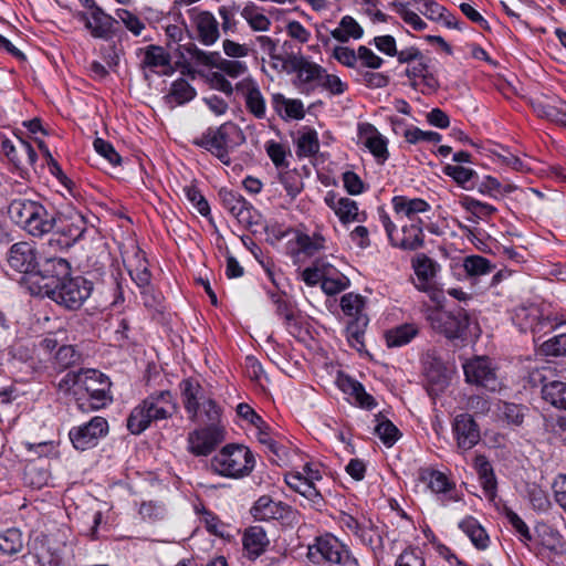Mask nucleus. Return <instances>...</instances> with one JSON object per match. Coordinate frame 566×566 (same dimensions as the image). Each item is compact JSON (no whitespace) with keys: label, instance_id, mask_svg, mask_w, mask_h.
I'll list each match as a JSON object with an SVG mask.
<instances>
[{"label":"nucleus","instance_id":"obj_1","mask_svg":"<svg viewBox=\"0 0 566 566\" xmlns=\"http://www.w3.org/2000/svg\"><path fill=\"white\" fill-rule=\"evenodd\" d=\"M44 272L50 274V282L44 285L30 286V293L48 296L56 304L71 307V263L69 256L45 258Z\"/></svg>","mask_w":566,"mask_h":566},{"label":"nucleus","instance_id":"obj_2","mask_svg":"<svg viewBox=\"0 0 566 566\" xmlns=\"http://www.w3.org/2000/svg\"><path fill=\"white\" fill-rule=\"evenodd\" d=\"M177 411V403L168 390L155 392L136 406L128 419L127 429L133 434L145 431L153 421L171 417Z\"/></svg>","mask_w":566,"mask_h":566},{"label":"nucleus","instance_id":"obj_3","mask_svg":"<svg viewBox=\"0 0 566 566\" xmlns=\"http://www.w3.org/2000/svg\"><path fill=\"white\" fill-rule=\"evenodd\" d=\"M180 390L189 420L206 426H220V407L211 397L206 395L205 389L197 381L192 379L182 380Z\"/></svg>","mask_w":566,"mask_h":566},{"label":"nucleus","instance_id":"obj_4","mask_svg":"<svg viewBox=\"0 0 566 566\" xmlns=\"http://www.w3.org/2000/svg\"><path fill=\"white\" fill-rule=\"evenodd\" d=\"M94 219L96 217L92 213L84 214L82 211H73V228L80 230V233L73 238V244L81 242L85 238L90 241L87 249L81 245L82 251L78 258L83 259V263L80 266L87 270V274L95 279L102 269L101 256L104 251L99 234L92 223Z\"/></svg>","mask_w":566,"mask_h":566},{"label":"nucleus","instance_id":"obj_5","mask_svg":"<svg viewBox=\"0 0 566 566\" xmlns=\"http://www.w3.org/2000/svg\"><path fill=\"white\" fill-rule=\"evenodd\" d=\"M244 143V133L232 122L223 123L218 128H209L195 140L197 146L207 149L227 166L231 164L229 154Z\"/></svg>","mask_w":566,"mask_h":566},{"label":"nucleus","instance_id":"obj_6","mask_svg":"<svg viewBox=\"0 0 566 566\" xmlns=\"http://www.w3.org/2000/svg\"><path fill=\"white\" fill-rule=\"evenodd\" d=\"M10 219L33 237H41L53 229V219L45 208L33 200L14 199L8 207Z\"/></svg>","mask_w":566,"mask_h":566},{"label":"nucleus","instance_id":"obj_7","mask_svg":"<svg viewBox=\"0 0 566 566\" xmlns=\"http://www.w3.org/2000/svg\"><path fill=\"white\" fill-rule=\"evenodd\" d=\"M210 467L219 475L239 479L251 473L254 457L244 446L227 444L211 459Z\"/></svg>","mask_w":566,"mask_h":566},{"label":"nucleus","instance_id":"obj_8","mask_svg":"<svg viewBox=\"0 0 566 566\" xmlns=\"http://www.w3.org/2000/svg\"><path fill=\"white\" fill-rule=\"evenodd\" d=\"M427 319L436 332L449 339L462 337L470 321L467 311L462 307L446 311L439 306L427 310Z\"/></svg>","mask_w":566,"mask_h":566},{"label":"nucleus","instance_id":"obj_9","mask_svg":"<svg viewBox=\"0 0 566 566\" xmlns=\"http://www.w3.org/2000/svg\"><path fill=\"white\" fill-rule=\"evenodd\" d=\"M8 262L11 268L28 275L27 284L29 289L30 286H36L39 281L43 280L36 271L39 265L38 253L32 243L19 242L13 244L9 252Z\"/></svg>","mask_w":566,"mask_h":566},{"label":"nucleus","instance_id":"obj_10","mask_svg":"<svg viewBox=\"0 0 566 566\" xmlns=\"http://www.w3.org/2000/svg\"><path fill=\"white\" fill-rule=\"evenodd\" d=\"M380 219L392 245L409 251H415L423 247L424 237L421 219L403 224L401 229L402 237L400 239L394 234L396 227L390 218L384 213L380 216Z\"/></svg>","mask_w":566,"mask_h":566},{"label":"nucleus","instance_id":"obj_11","mask_svg":"<svg viewBox=\"0 0 566 566\" xmlns=\"http://www.w3.org/2000/svg\"><path fill=\"white\" fill-rule=\"evenodd\" d=\"M465 380L490 391L501 388L495 369L486 357H475L463 364Z\"/></svg>","mask_w":566,"mask_h":566},{"label":"nucleus","instance_id":"obj_12","mask_svg":"<svg viewBox=\"0 0 566 566\" xmlns=\"http://www.w3.org/2000/svg\"><path fill=\"white\" fill-rule=\"evenodd\" d=\"M224 440V429L221 426H205L189 432L187 442L190 453L197 457L209 455Z\"/></svg>","mask_w":566,"mask_h":566},{"label":"nucleus","instance_id":"obj_13","mask_svg":"<svg viewBox=\"0 0 566 566\" xmlns=\"http://www.w3.org/2000/svg\"><path fill=\"white\" fill-rule=\"evenodd\" d=\"M219 197L223 207L240 224L248 229L259 224L260 214L239 192L223 188L219 191Z\"/></svg>","mask_w":566,"mask_h":566},{"label":"nucleus","instance_id":"obj_14","mask_svg":"<svg viewBox=\"0 0 566 566\" xmlns=\"http://www.w3.org/2000/svg\"><path fill=\"white\" fill-rule=\"evenodd\" d=\"M346 549L336 537L325 535L317 537L314 544L308 545L307 558L315 564L324 562L337 564Z\"/></svg>","mask_w":566,"mask_h":566},{"label":"nucleus","instance_id":"obj_15","mask_svg":"<svg viewBox=\"0 0 566 566\" xmlns=\"http://www.w3.org/2000/svg\"><path fill=\"white\" fill-rule=\"evenodd\" d=\"M77 19L83 22L85 29L94 36L107 40L113 33V27L117 23L97 6L86 11H78Z\"/></svg>","mask_w":566,"mask_h":566},{"label":"nucleus","instance_id":"obj_16","mask_svg":"<svg viewBox=\"0 0 566 566\" xmlns=\"http://www.w3.org/2000/svg\"><path fill=\"white\" fill-rule=\"evenodd\" d=\"M108 432V422L103 417H93L88 422L80 426L73 437V448L86 450L95 447L98 440Z\"/></svg>","mask_w":566,"mask_h":566},{"label":"nucleus","instance_id":"obj_17","mask_svg":"<svg viewBox=\"0 0 566 566\" xmlns=\"http://www.w3.org/2000/svg\"><path fill=\"white\" fill-rule=\"evenodd\" d=\"M73 400L78 411L83 413L103 409L113 402L111 391L99 388L83 390L80 387H73Z\"/></svg>","mask_w":566,"mask_h":566},{"label":"nucleus","instance_id":"obj_18","mask_svg":"<svg viewBox=\"0 0 566 566\" xmlns=\"http://www.w3.org/2000/svg\"><path fill=\"white\" fill-rule=\"evenodd\" d=\"M195 25L198 40L205 45L214 44L219 36V22L209 11H199L197 8L188 10Z\"/></svg>","mask_w":566,"mask_h":566},{"label":"nucleus","instance_id":"obj_19","mask_svg":"<svg viewBox=\"0 0 566 566\" xmlns=\"http://www.w3.org/2000/svg\"><path fill=\"white\" fill-rule=\"evenodd\" d=\"M453 433L458 448L462 451L472 449L480 441L479 426L468 413H461L454 418Z\"/></svg>","mask_w":566,"mask_h":566},{"label":"nucleus","instance_id":"obj_20","mask_svg":"<svg viewBox=\"0 0 566 566\" xmlns=\"http://www.w3.org/2000/svg\"><path fill=\"white\" fill-rule=\"evenodd\" d=\"M358 136L364 146L379 160L385 163L389 156L387 148V139L377 130V128L369 124L363 123L358 125Z\"/></svg>","mask_w":566,"mask_h":566},{"label":"nucleus","instance_id":"obj_21","mask_svg":"<svg viewBox=\"0 0 566 566\" xmlns=\"http://www.w3.org/2000/svg\"><path fill=\"white\" fill-rule=\"evenodd\" d=\"M291 507L283 502H275L269 495L258 499L251 509V514L259 521L283 520L289 516Z\"/></svg>","mask_w":566,"mask_h":566},{"label":"nucleus","instance_id":"obj_22","mask_svg":"<svg viewBox=\"0 0 566 566\" xmlns=\"http://www.w3.org/2000/svg\"><path fill=\"white\" fill-rule=\"evenodd\" d=\"M532 105L539 117L566 127L565 101L558 97H544L535 99Z\"/></svg>","mask_w":566,"mask_h":566},{"label":"nucleus","instance_id":"obj_23","mask_svg":"<svg viewBox=\"0 0 566 566\" xmlns=\"http://www.w3.org/2000/svg\"><path fill=\"white\" fill-rule=\"evenodd\" d=\"M124 263L132 280L138 287L146 292L150 284L151 274L148 270L144 253L139 249H136L133 256L124 259Z\"/></svg>","mask_w":566,"mask_h":566},{"label":"nucleus","instance_id":"obj_24","mask_svg":"<svg viewBox=\"0 0 566 566\" xmlns=\"http://www.w3.org/2000/svg\"><path fill=\"white\" fill-rule=\"evenodd\" d=\"M247 111L258 119L265 118L266 103L259 85L253 81L241 83Z\"/></svg>","mask_w":566,"mask_h":566},{"label":"nucleus","instance_id":"obj_25","mask_svg":"<svg viewBox=\"0 0 566 566\" xmlns=\"http://www.w3.org/2000/svg\"><path fill=\"white\" fill-rule=\"evenodd\" d=\"M73 387H80L83 390L99 388L111 391L112 381L99 370L87 368L73 371Z\"/></svg>","mask_w":566,"mask_h":566},{"label":"nucleus","instance_id":"obj_26","mask_svg":"<svg viewBox=\"0 0 566 566\" xmlns=\"http://www.w3.org/2000/svg\"><path fill=\"white\" fill-rule=\"evenodd\" d=\"M392 205L395 211L398 214H405L409 221H417L419 219L417 218L418 213H423L430 210L429 203L419 198L409 199L402 196L395 197L392 199Z\"/></svg>","mask_w":566,"mask_h":566},{"label":"nucleus","instance_id":"obj_27","mask_svg":"<svg viewBox=\"0 0 566 566\" xmlns=\"http://www.w3.org/2000/svg\"><path fill=\"white\" fill-rule=\"evenodd\" d=\"M419 480L436 494L448 493L454 488V483L444 473L430 468L419 471Z\"/></svg>","mask_w":566,"mask_h":566},{"label":"nucleus","instance_id":"obj_28","mask_svg":"<svg viewBox=\"0 0 566 566\" xmlns=\"http://www.w3.org/2000/svg\"><path fill=\"white\" fill-rule=\"evenodd\" d=\"M180 49L182 50L181 57L197 65L214 67L219 59V52H206L191 42L180 45Z\"/></svg>","mask_w":566,"mask_h":566},{"label":"nucleus","instance_id":"obj_29","mask_svg":"<svg viewBox=\"0 0 566 566\" xmlns=\"http://www.w3.org/2000/svg\"><path fill=\"white\" fill-rule=\"evenodd\" d=\"M339 387L343 391L354 396L360 407L373 409L376 406L374 397L365 391L360 382L349 377H344L339 379Z\"/></svg>","mask_w":566,"mask_h":566},{"label":"nucleus","instance_id":"obj_30","mask_svg":"<svg viewBox=\"0 0 566 566\" xmlns=\"http://www.w3.org/2000/svg\"><path fill=\"white\" fill-rule=\"evenodd\" d=\"M459 527L469 536L476 548L485 549L488 547L489 536L475 518L465 517L460 522Z\"/></svg>","mask_w":566,"mask_h":566},{"label":"nucleus","instance_id":"obj_31","mask_svg":"<svg viewBox=\"0 0 566 566\" xmlns=\"http://www.w3.org/2000/svg\"><path fill=\"white\" fill-rule=\"evenodd\" d=\"M538 318L539 311L536 306L518 307L513 315V322L521 332H535L539 325Z\"/></svg>","mask_w":566,"mask_h":566},{"label":"nucleus","instance_id":"obj_32","mask_svg":"<svg viewBox=\"0 0 566 566\" xmlns=\"http://www.w3.org/2000/svg\"><path fill=\"white\" fill-rule=\"evenodd\" d=\"M443 172L465 190L475 187L478 174L470 168L459 165H447L443 168Z\"/></svg>","mask_w":566,"mask_h":566},{"label":"nucleus","instance_id":"obj_33","mask_svg":"<svg viewBox=\"0 0 566 566\" xmlns=\"http://www.w3.org/2000/svg\"><path fill=\"white\" fill-rule=\"evenodd\" d=\"M71 234L67 231H55L46 243L45 258L69 256Z\"/></svg>","mask_w":566,"mask_h":566},{"label":"nucleus","instance_id":"obj_34","mask_svg":"<svg viewBox=\"0 0 566 566\" xmlns=\"http://www.w3.org/2000/svg\"><path fill=\"white\" fill-rule=\"evenodd\" d=\"M331 34L335 40L344 43L350 38L360 39L363 29L353 17L345 15L342 18L339 27L334 29Z\"/></svg>","mask_w":566,"mask_h":566},{"label":"nucleus","instance_id":"obj_35","mask_svg":"<svg viewBox=\"0 0 566 566\" xmlns=\"http://www.w3.org/2000/svg\"><path fill=\"white\" fill-rule=\"evenodd\" d=\"M543 398L556 408L566 410V382L554 380L542 388Z\"/></svg>","mask_w":566,"mask_h":566},{"label":"nucleus","instance_id":"obj_36","mask_svg":"<svg viewBox=\"0 0 566 566\" xmlns=\"http://www.w3.org/2000/svg\"><path fill=\"white\" fill-rule=\"evenodd\" d=\"M367 324L368 318L366 316H357L352 319L346 327L347 339L350 346L358 352H361L365 346L364 334Z\"/></svg>","mask_w":566,"mask_h":566},{"label":"nucleus","instance_id":"obj_37","mask_svg":"<svg viewBox=\"0 0 566 566\" xmlns=\"http://www.w3.org/2000/svg\"><path fill=\"white\" fill-rule=\"evenodd\" d=\"M287 485L311 501L319 496L313 481L301 473L289 474L285 478Z\"/></svg>","mask_w":566,"mask_h":566},{"label":"nucleus","instance_id":"obj_38","mask_svg":"<svg viewBox=\"0 0 566 566\" xmlns=\"http://www.w3.org/2000/svg\"><path fill=\"white\" fill-rule=\"evenodd\" d=\"M268 544L266 534L262 528L251 527L243 536V546L249 554L259 556Z\"/></svg>","mask_w":566,"mask_h":566},{"label":"nucleus","instance_id":"obj_39","mask_svg":"<svg viewBox=\"0 0 566 566\" xmlns=\"http://www.w3.org/2000/svg\"><path fill=\"white\" fill-rule=\"evenodd\" d=\"M170 59L161 46L149 45L144 50V57L142 60V69H156L169 66Z\"/></svg>","mask_w":566,"mask_h":566},{"label":"nucleus","instance_id":"obj_40","mask_svg":"<svg viewBox=\"0 0 566 566\" xmlns=\"http://www.w3.org/2000/svg\"><path fill=\"white\" fill-rule=\"evenodd\" d=\"M418 333V329L410 324L401 325L386 333L388 347H399L408 344Z\"/></svg>","mask_w":566,"mask_h":566},{"label":"nucleus","instance_id":"obj_41","mask_svg":"<svg viewBox=\"0 0 566 566\" xmlns=\"http://www.w3.org/2000/svg\"><path fill=\"white\" fill-rule=\"evenodd\" d=\"M23 547L22 534L17 528H9L0 534V551L7 555L19 553Z\"/></svg>","mask_w":566,"mask_h":566},{"label":"nucleus","instance_id":"obj_42","mask_svg":"<svg viewBox=\"0 0 566 566\" xmlns=\"http://www.w3.org/2000/svg\"><path fill=\"white\" fill-rule=\"evenodd\" d=\"M319 150V142L317 133L313 129H307L302 133L297 139L296 154L300 157H311Z\"/></svg>","mask_w":566,"mask_h":566},{"label":"nucleus","instance_id":"obj_43","mask_svg":"<svg viewBox=\"0 0 566 566\" xmlns=\"http://www.w3.org/2000/svg\"><path fill=\"white\" fill-rule=\"evenodd\" d=\"M412 268L419 280L428 281L436 275L438 264L426 254L419 253L412 259Z\"/></svg>","mask_w":566,"mask_h":566},{"label":"nucleus","instance_id":"obj_44","mask_svg":"<svg viewBox=\"0 0 566 566\" xmlns=\"http://www.w3.org/2000/svg\"><path fill=\"white\" fill-rule=\"evenodd\" d=\"M94 282L92 277H73V304L81 306L92 294Z\"/></svg>","mask_w":566,"mask_h":566},{"label":"nucleus","instance_id":"obj_45","mask_svg":"<svg viewBox=\"0 0 566 566\" xmlns=\"http://www.w3.org/2000/svg\"><path fill=\"white\" fill-rule=\"evenodd\" d=\"M169 96L181 105L191 101L196 96V91L185 78H178L171 84Z\"/></svg>","mask_w":566,"mask_h":566},{"label":"nucleus","instance_id":"obj_46","mask_svg":"<svg viewBox=\"0 0 566 566\" xmlns=\"http://www.w3.org/2000/svg\"><path fill=\"white\" fill-rule=\"evenodd\" d=\"M463 268L468 275L480 276L492 271L493 266L490 261L480 255L468 256L464 260Z\"/></svg>","mask_w":566,"mask_h":566},{"label":"nucleus","instance_id":"obj_47","mask_svg":"<svg viewBox=\"0 0 566 566\" xmlns=\"http://www.w3.org/2000/svg\"><path fill=\"white\" fill-rule=\"evenodd\" d=\"M461 203H462V207L468 212H471L472 214H474L475 217H478L480 219H485L496 212L495 207H493L489 203H485V202H481V201L475 200L470 197H465Z\"/></svg>","mask_w":566,"mask_h":566},{"label":"nucleus","instance_id":"obj_48","mask_svg":"<svg viewBox=\"0 0 566 566\" xmlns=\"http://www.w3.org/2000/svg\"><path fill=\"white\" fill-rule=\"evenodd\" d=\"M336 216L344 223L360 221L357 203L349 198H339Z\"/></svg>","mask_w":566,"mask_h":566},{"label":"nucleus","instance_id":"obj_49","mask_svg":"<svg viewBox=\"0 0 566 566\" xmlns=\"http://www.w3.org/2000/svg\"><path fill=\"white\" fill-rule=\"evenodd\" d=\"M375 432L388 447H391L398 440L399 436L398 428L387 419L379 420L375 427Z\"/></svg>","mask_w":566,"mask_h":566},{"label":"nucleus","instance_id":"obj_50","mask_svg":"<svg viewBox=\"0 0 566 566\" xmlns=\"http://www.w3.org/2000/svg\"><path fill=\"white\" fill-rule=\"evenodd\" d=\"M340 307L342 311L346 315L353 317V319L356 318L357 316H364L361 314L364 301L363 297L359 295H355L353 293L343 295L340 298Z\"/></svg>","mask_w":566,"mask_h":566},{"label":"nucleus","instance_id":"obj_51","mask_svg":"<svg viewBox=\"0 0 566 566\" xmlns=\"http://www.w3.org/2000/svg\"><path fill=\"white\" fill-rule=\"evenodd\" d=\"M214 67L221 70L228 76L233 78L243 75L248 71L244 62L223 59L220 53Z\"/></svg>","mask_w":566,"mask_h":566},{"label":"nucleus","instance_id":"obj_52","mask_svg":"<svg viewBox=\"0 0 566 566\" xmlns=\"http://www.w3.org/2000/svg\"><path fill=\"white\" fill-rule=\"evenodd\" d=\"M394 8L399 17L415 30L422 31L427 28V23L416 12L409 10L406 3H394Z\"/></svg>","mask_w":566,"mask_h":566},{"label":"nucleus","instance_id":"obj_53","mask_svg":"<svg viewBox=\"0 0 566 566\" xmlns=\"http://www.w3.org/2000/svg\"><path fill=\"white\" fill-rule=\"evenodd\" d=\"M475 186L481 193H486L489 196H496L501 192H511L515 189V187L507 185L502 189L501 184L497 179L486 176L480 182L476 181Z\"/></svg>","mask_w":566,"mask_h":566},{"label":"nucleus","instance_id":"obj_54","mask_svg":"<svg viewBox=\"0 0 566 566\" xmlns=\"http://www.w3.org/2000/svg\"><path fill=\"white\" fill-rule=\"evenodd\" d=\"M242 17L254 31H266L271 24L268 17L256 12L252 8H244L242 11Z\"/></svg>","mask_w":566,"mask_h":566},{"label":"nucleus","instance_id":"obj_55","mask_svg":"<svg viewBox=\"0 0 566 566\" xmlns=\"http://www.w3.org/2000/svg\"><path fill=\"white\" fill-rule=\"evenodd\" d=\"M325 69H323L321 65L306 61L300 74L297 75V78L303 84H310L314 81L321 82V78L323 77Z\"/></svg>","mask_w":566,"mask_h":566},{"label":"nucleus","instance_id":"obj_56","mask_svg":"<svg viewBox=\"0 0 566 566\" xmlns=\"http://www.w3.org/2000/svg\"><path fill=\"white\" fill-rule=\"evenodd\" d=\"M280 181L291 198H295L303 188V184L298 175L294 171H285L281 174Z\"/></svg>","mask_w":566,"mask_h":566},{"label":"nucleus","instance_id":"obj_57","mask_svg":"<svg viewBox=\"0 0 566 566\" xmlns=\"http://www.w3.org/2000/svg\"><path fill=\"white\" fill-rule=\"evenodd\" d=\"M542 347L547 355L566 356V333L549 338Z\"/></svg>","mask_w":566,"mask_h":566},{"label":"nucleus","instance_id":"obj_58","mask_svg":"<svg viewBox=\"0 0 566 566\" xmlns=\"http://www.w3.org/2000/svg\"><path fill=\"white\" fill-rule=\"evenodd\" d=\"M297 244L304 253L312 255L323 249L324 238L319 234H315L314 237L302 234L297 238Z\"/></svg>","mask_w":566,"mask_h":566},{"label":"nucleus","instance_id":"obj_59","mask_svg":"<svg viewBox=\"0 0 566 566\" xmlns=\"http://www.w3.org/2000/svg\"><path fill=\"white\" fill-rule=\"evenodd\" d=\"M358 61L363 66L374 70L379 69L384 63V60L380 56L376 55L369 48L365 45H360L357 49V62Z\"/></svg>","mask_w":566,"mask_h":566},{"label":"nucleus","instance_id":"obj_60","mask_svg":"<svg viewBox=\"0 0 566 566\" xmlns=\"http://www.w3.org/2000/svg\"><path fill=\"white\" fill-rule=\"evenodd\" d=\"M329 269H326L324 265H319L318 262L314 264V266L306 268L302 277L307 285H316L317 283H322L325 279V275H328Z\"/></svg>","mask_w":566,"mask_h":566},{"label":"nucleus","instance_id":"obj_61","mask_svg":"<svg viewBox=\"0 0 566 566\" xmlns=\"http://www.w3.org/2000/svg\"><path fill=\"white\" fill-rule=\"evenodd\" d=\"M187 199L197 208L198 212L202 216H207L210 212L208 201L201 195V192L193 186L185 188Z\"/></svg>","mask_w":566,"mask_h":566},{"label":"nucleus","instance_id":"obj_62","mask_svg":"<svg viewBox=\"0 0 566 566\" xmlns=\"http://www.w3.org/2000/svg\"><path fill=\"white\" fill-rule=\"evenodd\" d=\"M94 148L101 156H103L105 159H107L112 165L120 164V160H122L120 156L115 150L113 145L109 144L108 142H106L102 138H96L94 140Z\"/></svg>","mask_w":566,"mask_h":566},{"label":"nucleus","instance_id":"obj_63","mask_svg":"<svg viewBox=\"0 0 566 566\" xmlns=\"http://www.w3.org/2000/svg\"><path fill=\"white\" fill-rule=\"evenodd\" d=\"M321 86L333 95H340L347 90V84L335 74L324 73L319 82Z\"/></svg>","mask_w":566,"mask_h":566},{"label":"nucleus","instance_id":"obj_64","mask_svg":"<svg viewBox=\"0 0 566 566\" xmlns=\"http://www.w3.org/2000/svg\"><path fill=\"white\" fill-rule=\"evenodd\" d=\"M333 57L347 67L354 69L357 65V52L348 46H335Z\"/></svg>","mask_w":566,"mask_h":566}]
</instances>
